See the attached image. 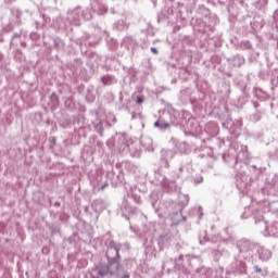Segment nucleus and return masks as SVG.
<instances>
[{
	"label": "nucleus",
	"instance_id": "obj_50",
	"mask_svg": "<svg viewBox=\"0 0 278 278\" xmlns=\"http://www.w3.org/2000/svg\"><path fill=\"white\" fill-rule=\"evenodd\" d=\"M152 206L155 207V201H152Z\"/></svg>",
	"mask_w": 278,
	"mask_h": 278
},
{
	"label": "nucleus",
	"instance_id": "obj_1",
	"mask_svg": "<svg viewBox=\"0 0 278 278\" xmlns=\"http://www.w3.org/2000/svg\"><path fill=\"white\" fill-rule=\"evenodd\" d=\"M260 173H262V170L255 165H240V170L236 174V186L238 190L244 192V190L251 186V182L260 177Z\"/></svg>",
	"mask_w": 278,
	"mask_h": 278
},
{
	"label": "nucleus",
	"instance_id": "obj_15",
	"mask_svg": "<svg viewBox=\"0 0 278 278\" xmlns=\"http://www.w3.org/2000/svg\"><path fill=\"white\" fill-rule=\"evenodd\" d=\"M141 147L146 149V151H149L150 153H153V139L149 136H142L140 140Z\"/></svg>",
	"mask_w": 278,
	"mask_h": 278
},
{
	"label": "nucleus",
	"instance_id": "obj_39",
	"mask_svg": "<svg viewBox=\"0 0 278 278\" xmlns=\"http://www.w3.org/2000/svg\"><path fill=\"white\" fill-rule=\"evenodd\" d=\"M108 188V182H104L103 185H100V190H105Z\"/></svg>",
	"mask_w": 278,
	"mask_h": 278
},
{
	"label": "nucleus",
	"instance_id": "obj_43",
	"mask_svg": "<svg viewBox=\"0 0 278 278\" xmlns=\"http://www.w3.org/2000/svg\"><path fill=\"white\" fill-rule=\"evenodd\" d=\"M14 1L16 0H4V3L10 4V3H14Z\"/></svg>",
	"mask_w": 278,
	"mask_h": 278
},
{
	"label": "nucleus",
	"instance_id": "obj_24",
	"mask_svg": "<svg viewBox=\"0 0 278 278\" xmlns=\"http://www.w3.org/2000/svg\"><path fill=\"white\" fill-rule=\"evenodd\" d=\"M250 121H252V123L262 121V111L257 110L254 114L250 115Z\"/></svg>",
	"mask_w": 278,
	"mask_h": 278
},
{
	"label": "nucleus",
	"instance_id": "obj_10",
	"mask_svg": "<svg viewBox=\"0 0 278 278\" xmlns=\"http://www.w3.org/2000/svg\"><path fill=\"white\" fill-rule=\"evenodd\" d=\"M175 157L173 150H161L160 164L162 168H170V160Z\"/></svg>",
	"mask_w": 278,
	"mask_h": 278
},
{
	"label": "nucleus",
	"instance_id": "obj_53",
	"mask_svg": "<svg viewBox=\"0 0 278 278\" xmlns=\"http://www.w3.org/2000/svg\"><path fill=\"white\" fill-rule=\"evenodd\" d=\"M141 48H142V49H147V47H144V46H141Z\"/></svg>",
	"mask_w": 278,
	"mask_h": 278
},
{
	"label": "nucleus",
	"instance_id": "obj_8",
	"mask_svg": "<svg viewBox=\"0 0 278 278\" xmlns=\"http://www.w3.org/2000/svg\"><path fill=\"white\" fill-rule=\"evenodd\" d=\"M177 123V117L173 115L170 112H165L163 115L154 123V127L160 129V131H166V129H170L173 125Z\"/></svg>",
	"mask_w": 278,
	"mask_h": 278
},
{
	"label": "nucleus",
	"instance_id": "obj_41",
	"mask_svg": "<svg viewBox=\"0 0 278 278\" xmlns=\"http://www.w3.org/2000/svg\"><path fill=\"white\" fill-rule=\"evenodd\" d=\"M176 262H177V263L184 262V255L180 254L179 257H178V260H176Z\"/></svg>",
	"mask_w": 278,
	"mask_h": 278
},
{
	"label": "nucleus",
	"instance_id": "obj_2",
	"mask_svg": "<svg viewBox=\"0 0 278 278\" xmlns=\"http://www.w3.org/2000/svg\"><path fill=\"white\" fill-rule=\"evenodd\" d=\"M92 18V11L90 9H83L81 7H76L67 11V15L64 22L59 24L61 29L68 27V25H74L79 27L84 21H90Z\"/></svg>",
	"mask_w": 278,
	"mask_h": 278
},
{
	"label": "nucleus",
	"instance_id": "obj_13",
	"mask_svg": "<svg viewBox=\"0 0 278 278\" xmlns=\"http://www.w3.org/2000/svg\"><path fill=\"white\" fill-rule=\"evenodd\" d=\"M91 8L96 14H99L100 16H103L108 12V7L103 4V2L96 0L92 4Z\"/></svg>",
	"mask_w": 278,
	"mask_h": 278
},
{
	"label": "nucleus",
	"instance_id": "obj_52",
	"mask_svg": "<svg viewBox=\"0 0 278 278\" xmlns=\"http://www.w3.org/2000/svg\"><path fill=\"white\" fill-rule=\"evenodd\" d=\"M239 164H240V163H238V162L236 163V168H238V165H239Z\"/></svg>",
	"mask_w": 278,
	"mask_h": 278
},
{
	"label": "nucleus",
	"instance_id": "obj_40",
	"mask_svg": "<svg viewBox=\"0 0 278 278\" xmlns=\"http://www.w3.org/2000/svg\"><path fill=\"white\" fill-rule=\"evenodd\" d=\"M151 51H152V53H154L155 55H157V53H159V51H157V48H151Z\"/></svg>",
	"mask_w": 278,
	"mask_h": 278
},
{
	"label": "nucleus",
	"instance_id": "obj_55",
	"mask_svg": "<svg viewBox=\"0 0 278 278\" xmlns=\"http://www.w3.org/2000/svg\"><path fill=\"white\" fill-rule=\"evenodd\" d=\"M186 257H187V258H189V257H190V255H186Z\"/></svg>",
	"mask_w": 278,
	"mask_h": 278
},
{
	"label": "nucleus",
	"instance_id": "obj_22",
	"mask_svg": "<svg viewBox=\"0 0 278 278\" xmlns=\"http://www.w3.org/2000/svg\"><path fill=\"white\" fill-rule=\"evenodd\" d=\"M136 187H131L130 191L128 192V197H130L131 199H134L135 202L137 203H142V200L140 199V197L136 193Z\"/></svg>",
	"mask_w": 278,
	"mask_h": 278
},
{
	"label": "nucleus",
	"instance_id": "obj_45",
	"mask_svg": "<svg viewBox=\"0 0 278 278\" xmlns=\"http://www.w3.org/2000/svg\"><path fill=\"white\" fill-rule=\"evenodd\" d=\"M217 253H219V255H225V250H218Z\"/></svg>",
	"mask_w": 278,
	"mask_h": 278
},
{
	"label": "nucleus",
	"instance_id": "obj_21",
	"mask_svg": "<svg viewBox=\"0 0 278 278\" xmlns=\"http://www.w3.org/2000/svg\"><path fill=\"white\" fill-rule=\"evenodd\" d=\"M157 244L161 250L165 249V247H168V236L167 235L160 236L157 239Z\"/></svg>",
	"mask_w": 278,
	"mask_h": 278
},
{
	"label": "nucleus",
	"instance_id": "obj_48",
	"mask_svg": "<svg viewBox=\"0 0 278 278\" xmlns=\"http://www.w3.org/2000/svg\"><path fill=\"white\" fill-rule=\"evenodd\" d=\"M112 14H116V11L114 9H111Z\"/></svg>",
	"mask_w": 278,
	"mask_h": 278
},
{
	"label": "nucleus",
	"instance_id": "obj_26",
	"mask_svg": "<svg viewBox=\"0 0 278 278\" xmlns=\"http://www.w3.org/2000/svg\"><path fill=\"white\" fill-rule=\"evenodd\" d=\"M11 14L15 17L16 22H18L23 13L18 9H11Z\"/></svg>",
	"mask_w": 278,
	"mask_h": 278
},
{
	"label": "nucleus",
	"instance_id": "obj_56",
	"mask_svg": "<svg viewBox=\"0 0 278 278\" xmlns=\"http://www.w3.org/2000/svg\"><path fill=\"white\" fill-rule=\"evenodd\" d=\"M213 140H218L217 138H213Z\"/></svg>",
	"mask_w": 278,
	"mask_h": 278
},
{
	"label": "nucleus",
	"instance_id": "obj_42",
	"mask_svg": "<svg viewBox=\"0 0 278 278\" xmlns=\"http://www.w3.org/2000/svg\"><path fill=\"white\" fill-rule=\"evenodd\" d=\"M12 38H13V40H14V38H21V34L15 33Z\"/></svg>",
	"mask_w": 278,
	"mask_h": 278
},
{
	"label": "nucleus",
	"instance_id": "obj_14",
	"mask_svg": "<svg viewBox=\"0 0 278 278\" xmlns=\"http://www.w3.org/2000/svg\"><path fill=\"white\" fill-rule=\"evenodd\" d=\"M114 28L117 31H125V29L129 28V23H127V16L125 14L122 15V18L114 23Z\"/></svg>",
	"mask_w": 278,
	"mask_h": 278
},
{
	"label": "nucleus",
	"instance_id": "obj_33",
	"mask_svg": "<svg viewBox=\"0 0 278 278\" xmlns=\"http://www.w3.org/2000/svg\"><path fill=\"white\" fill-rule=\"evenodd\" d=\"M135 101H136L137 105H142V103H144V96H142V94L136 96Z\"/></svg>",
	"mask_w": 278,
	"mask_h": 278
},
{
	"label": "nucleus",
	"instance_id": "obj_20",
	"mask_svg": "<svg viewBox=\"0 0 278 278\" xmlns=\"http://www.w3.org/2000/svg\"><path fill=\"white\" fill-rule=\"evenodd\" d=\"M128 151H129L131 157H140V155H142V152L140 151V148L138 146L129 147Z\"/></svg>",
	"mask_w": 278,
	"mask_h": 278
},
{
	"label": "nucleus",
	"instance_id": "obj_28",
	"mask_svg": "<svg viewBox=\"0 0 278 278\" xmlns=\"http://www.w3.org/2000/svg\"><path fill=\"white\" fill-rule=\"evenodd\" d=\"M235 66H242L244 64V58L237 55L235 56Z\"/></svg>",
	"mask_w": 278,
	"mask_h": 278
},
{
	"label": "nucleus",
	"instance_id": "obj_49",
	"mask_svg": "<svg viewBox=\"0 0 278 278\" xmlns=\"http://www.w3.org/2000/svg\"><path fill=\"white\" fill-rule=\"evenodd\" d=\"M239 127H242V121H239Z\"/></svg>",
	"mask_w": 278,
	"mask_h": 278
},
{
	"label": "nucleus",
	"instance_id": "obj_34",
	"mask_svg": "<svg viewBox=\"0 0 278 278\" xmlns=\"http://www.w3.org/2000/svg\"><path fill=\"white\" fill-rule=\"evenodd\" d=\"M205 153L200 154V157H210L212 155V148H204Z\"/></svg>",
	"mask_w": 278,
	"mask_h": 278
},
{
	"label": "nucleus",
	"instance_id": "obj_35",
	"mask_svg": "<svg viewBox=\"0 0 278 278\" xmlns=\"http://www.w3.org/2000/svg\"><path fill=\"white\" fill-rule=\"evenodd\" d=\"M253 270H254V273H257L258 275H262V277H264V275H266V274L264 273V270L262 269V267H260V266H257V265H255V266L253 267Z\"/></svg>",
	"mask_w": 278,
	"mask_h": 278
},
{
	"label": "nucleus",
	"instance_id": "obj_19",
	"mask_svg": "<svg viewBox=\"0 0 278 278\" xmlns=\"http://www.w3.org/2000/svg\"><path fill=\"white\" fill-rule=\"evenodd\" d=\"M101 81L103 86H112L113 84H116V78H114V76L111 75H104L101 77Z\"/></svg>",
	"mask_w": 278,
	"mask_h": 278
},
{
	"label": "nucleus",
	"instance_id": "obj_25",
	"mask_svg": "<svg viewBox=\"0 0 278 278\" xmlns=\"http://www.w3.org/2000/svg\"><path fill=\"white\" fill-rule=\"evenodd\" d=\"M178 151L179 153H188V143L184 141L178 143Z\"/></svg>",
	"mask_w": 278,
	"mask_h": 278
},
{
	"label": "nucleus",
	"instance_id": "obj_37",
	"mask_svg": "<svg viewBox=\"0 0 278 278\" xmlns=\"http://www.w3.org/2000/svg\"><path fill=\"white\" fill-rule=\"evenodd\" d=\"M249 214H251V206L245 207V211L241 215V218H249Z\"/></svg>",
	"mask_w": 278,
	"mask_h": 278
},
{
	"label": "nucleus",
	"instance_id": "obj_46",
	"mask_svg": "<svg viewBox=\"0 0 278 278\" xmlns=\"http://www.w3.org/2000/svg\"><path fill=\"white\" fill-rule=\"evenodd\" d=\"M61 203L60 202H55L54 203V207H60Z\"/></svg>",
	"mask_w": 278,
	"mask_h": 278
},
{
	"label": "nucleus",
	"instance_id": "obj_27",
	"mask_svg": "<svg viewBox=\"0 0 278 278\" xmlns=\"http://www.w3.org/2000/svg\"><path fill=\"white\" fill-rule=\"evenodd\" d=\"M94 129L100 136H103V122L94 124Z\"/></svg>",
	"mask_w": 278,
	"mask_h": 278
},
{
	"label": "nucleus",
	"instance_id": "obj_31",
	"mask_svg": "<svg viewBox=\"0 0 278 278\" xmlns=\"http://www.w3.org/2000/svg\"><path fill=\"white\" fill-rule=\"evenodd\" d=\"M193 184H195V185L203 184V176L197 174V175L193 177Z\"/></svg>",
	"mask_w": 278,
	"mask_h": 278
},
{
	"label": "nucleus",
	"instance_id": "obj_7",
	"mask_svg": "<svg viewBox=\"0 0 278 278\" xmlns=\"http://www.w3.org/2000/svg\"><path fill=\"white\" fill-rule=\"evenodd\" d=\"M104 245L106 247V260H116V262L121 264V249H123V244L114 241L113 239H108L104 241Z\"/></svg>",
	"mask_w": 278,
	"mask_h": 278
},
{
	"label": "nucleus",
	"instance_id": "obj_36",
	"mask_svg": "<svg viewBox=\"0 0 278 278\" xmlns=\"http://www.w3.org/2000/svg\"><path fill=\"white\" fill-rule=\"evenodd\" d=\"M184 168H186V165L181 164L180 167L178 168V173L176 175V179H179V177H181V174L184 173Z\"/></svg>",
	"mask_w": 278,
	"mask_h": 278
},
{
	"label": "nucleus",
	"instance_id": "obj_11",
	"mask_svg": "<svg viewBox=\"0 0 278 278\" xmlns=\"http://www.w3.org/2000/svg\"><path fill=\"white\" fill-rule=\"evenodd\" d=\"M122 47H125V49H127L128 51H132V53L135 51H138V42L131 36H126L123 38Z\"/></svg>",
	"mask_w": 278,
	"mask_h": 278
},
{
	"label": "nucleus",
	"instance_id": "obj_16",
	"mask_svg": "<svg viewBox=\"0 0 278 278\" xmlns=\"http://www.w3.org/2000/svg\"><path fill=\"white\" fill-rule=\"evenodd\" d=\"M251 154H249V148L247 146H241V150L237 155L239 162H249Z\"/></svg>",
	"mask_w": 278,
	"mask_h": 278
},
{
	"label": "nucleus",
	"instance_id": "obj_18",
	"mask_svg": "<svg viewBox=\"0 0 278 278\" xmlns=\"http://www.w3.org/2000/svg\"><path fill=\"white\" fill-rule=\"evenodd\" d=\"M172 222L174 225H179V223H181V220H184V223H186V216H184L181 214V208L178 210V212L174 213L172 216Z\"/></svg>",
	"mask_w": 278,
	"mask_h": 278
},
{
	"label": "nucleus",
	"instance_id": "obj_17",
	"mask_svg": "<svg viewBox=\"0 0 278 278\" xmlns=\"http://www.w3.org/2000/svg\"><path fill=\"white\" fill-rule=\"evenodd\" d=\"M121 211H122V216H124V218L129 219V216H127V214H134V212H136V208H132L129 205V202L124 201L122 203Z\"/></svg>",
	"mask_w": 278,
	"mask_h": 278
},
{
	"label": "nucleus",
	"instance_id": "obj_51",
	"mask_svg": "<svg viewBox=\"0 0 278 278\" xmlns=\"http://www.w3.org/2000/svg\"><path fill=\"white\" fill-rule=\"evenodd\" d=\"M132 118H136V113H132Z\"/></svg>",
	"mask_w": 278,
	"mask_h": 278
},
{
	"label": "nucleus",
	"instance_id": "obj_38",
	"mask_svg": "<svg viewBox=\"0 0 278 278\" xmlns=\"http://www.w3.org/2000/svg\"><path fill=\"white\" fill-rule=\"evenodd\" d=\"M12 29H14V26H12V22H10L9 25L3 27V31H12Z\"/></svg>",
	"mask_w": 278,
	"mask_h": 278
},
{
	"label": "nucleus",
	"instance_id": "obj_4",
	"mask_svg": "<svg viewBox=\"0 0 278 278\" xmlns=\"http://www.w3.org/2000/svg\"><path fill=\"white\" fill-rule=\"evenodd\" d=\"M121 268V263L116 258L108 260V265H100L98 267V275L100 277H106V275H117L118 278H129V274L121 275L118 273Z\"/></svg>",
	"mask_w": 278,
	"mask_h": 278
},
{
	"label": "nucleus",
	"instance_id": "obj_29",
	"mask_svg": "<svg viewBox=\"0 0 278 278\" xmlns=\"http://www.w3.org/2000/svg\"><path fill=\"white\" fill-rule=\"evenodd\" d=\"M180 200H181V205H184V207H186V205L190 203V197L188 194H182L180 197Z\"/></svg>",
	"mask_w": 278,
	"mask_h": 278
},
{
	"label": "nucleus",
	"instance_id": "obj_30",
	"mask_svg": "<svg viewBox=\"0 0 278 278\" xmlns=\"http://www.w3.org/2000/svg\"><path fill=\"white\" fill-rule=\"evenodd\" d=\"M269 157H270L271 160H278V148H275L274 150H271V151L269 152Z\"/></svg>",
	"mask_w": 278,
	"mask_h": 278
},
{
	"label": "nucleus",
	"instance_id": "obj_23",
	"mask_svg": "<svg viewBox=\"0 0 278 278\" xmlns=\"http://www.w3.org/2000/svg\"><path fill=\"white\" fill-rule=\"evenodd\" d=\"M53 47H54V49H56V51H60V50L64 49V41L60 38H55L53 40Z\"/></svg>",
	"mask_w": 278,
	"mask_h": 278
},
{
	"label": "nucleus",
	"instance_id": "obj_6",
	"mask_svg": "<svg viewBox=\"0 0 278 278\" xmlns=\"http://www.w3.org/2000/svg\"><path fill=\"white\" fill-rule=\"evenodd\" d=\"M253 218L255 220V224L261 225V227H264L265 229V236H271V238H278V223H271L269 226L266 223V220H264V215H262V213L260 212H253Z\"/></svg>",
	"mask_w": 278,
	"mask_h": 278
},
{
	"label": "nucleus",
	"instance_id": "obj_44",
	"mask_svg": "<svg viewBox=\"0 0 278 278\" xmlns=\"http://www.w3.org/2000/svg\"><path fill=\"white\" fill-rule=\"evenodd\" d=\"M253 106L255 108V110H257V108H260V103L253 102Z\"/></svg>",
	"mask_w": 278,
	"mask_h": 278
},
{
	"label": "nucleus",
	"instance_id": "obj_47",
	"mask_svg": "<svg viewBox=\"0 0 278 278\" xmlns=\"http://www.w3.org/2000/svg\"><path fill=\"white\" fill-rule=\"evenodd\" d=\"M155 197H156L155 192H152L151 193V199H155Z\"/></svg>",
	"mask_w": 278,
	"mask_h": 278
},
{
	"label": "nucleus",
	"instance_id": "obj_57",
	"mask_svg": "<svg viewBox=\"0 0 278 278\" xmlns=\"http://www.w3.org/2000/svg\"><path fill=\"white\" fill-rule=\"evenodd\" d=\"M223 127H225V123H223Z\"/></svg>",
	"mask_w": 278,
	"mask_h": 278
},
{
	"label": "nucleus",
	"instance_id": "obj_9",
	"mask_svg": "<svg viewBox=\"0 0 278 278\" xmlns=\"http://www.w3.org/2000/svg\"><path fill=\"white\" fill-rule=\"evenodd\" d=\"M230 273L233 275H247V263L242 258L235 256V262L230 264Z\"/></svg>",
	"mask_w": 278,
	"mask_h": 278
},
{
	"label": "nucleus",
	"instance_id": "obj_3",
	"mask_svg": "<svg viewBox=\"0 0 278 278\" xmlns=\"http://www.w3.org/2000/svg\"><path fill=\"white\" fill-rule=\"evenodd\" d=\"M236 249H238V256L239 260H253L254 255H257V244L254 242L247 240V239H241L237 242Z\"/></svg>",
	"mask_w": 278,
	"mask_h": 278
},
{
	"label": "nucleus",
	"instance_id": "obj_32",
	"mask_svg": "<svg viewBox=\"0 0 278 278\" xmlns=\"http://www.w3.org/2000/svg\"><path fill=\"white\" fill-rule=\"evenodd\" d=\"M50 101L53 103V105H58L60 99L58 98V94L51 93Z\"/></svg>",
	"mask_w": 278,
	"mask_h": 278
},
{
	"label": "nucleus",
	"instance_id": "obj_54",
	"mask_svg": "<svg viewBox=\"0 0 278 278\" xmlns=\"http://www.w3.org/2000/svg\"><path fill=\"white\" fill-rule=\"evenodd\" d=\"M25 46V42H22V47Z\"/></svg>",
	"mask_w": 278,
	"mask_h": 278
},
{
	"label": "nucleus",
	"instance_id": "obj_5",
	"mask_svg": "<svg viewBox=\"0 0 278 278\" xmlns=\"http://www.w3.org/2000/svg\"><path fill=\"white\" fill-rule=\"evenodd\" d=\"M152 184L154 186H160L163 188L164 192H177L179 190V187L177 186V182L175 179H168L165 175L162 173H155L154 179L152 180Z\"/></svg>",
	"mask_w": 278,
	"mask_h": 278
},
{
	"label": "nucleus",
	"instance_id": "obj_12",
	"mask_svg": "<svg viewBox=\"0 0 278 278\" xmlns=\"http://www.w3.org/2000/svg\"><path fill=\"white\" fill-rule=\"evenodd\" d=\"M256 253L258 255V260H261L262 262H268V260L273 257V252L264 247L257 245Z\"/></svg>",
	"mask_w": 278,
	"mask_h": 278
}]
</instances>
